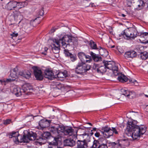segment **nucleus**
I'll list each match as a JSON object with an SVG mask.
<instances>
[{
  "instance_id": "obj_40",
  "label": "nucleus",
  "mask_w": 148,
  "mask_h": 148,
  "mask_svg": "<svg viewBox=\"0 0 148 148\" xmlns=\"http://www.w3.org/2000/svg\"><path fill=\"white\" fill-rule=\"evenodd\" d=\"M99 143L97 140H95L93 142V144L91 148H99Z\"/></svg>"
},
{
  "instance_id": "obj_37",
  "label": "nucleus",
  "mask_w": 148,
  "mask_h": 148,
  "mask_svg": "<svg viewBox=\"0 0 148 148\" xmlns=\"http://www.w3.org/2000/svg\"><path fill=\"white\" fill-rule=\"evenodd\" d=\"M102 130L103 131V132L106 133L109 132L110 131H112V130L108 126H106L102 128Z\"/></svg>"
},
{
  "instance_id": "obj_25",
  "label": "nucleus",
  "mask_w": 148,
  "mask_h": 148,
  "mask_svg": "<svg viewBox=\"0 0 148 148\" xmlns=\"http://www.w3.org/2000/svg\"><path fill=\"white\" fill-rule=\"evenodd\" d=\"M90 54L93 60L95 62H98L101 61L102 58L100 56L96 54L92 51L90 52Z\"/></svg>"
},
{
  "instance_id": "obj_53",
  "label": "nucleus",
  "mask_w": 148,
  "mask_h": 148,
  "mask_svg": "<svg viewBox=\"0 0 148 148\" xmlns=\"http://www.w3.org/2000/svg\"><path fill=\"white\" fill-rule=\"evenodd\" d=\"M97 66V65L96 64H94L93 66V68L94 69H96V68Z\"/></svg>"
},
{
  "instance_id": "obj_41",
  "label": "nucleus",
  "mask_w": 148,
  "mask_h": 148,
  "mask_svg": "<svg viewBox=\"0 0 148 148\" xmlns=\"http://www.w3.org/2000/svg\"><path fill=\"white\" fill-rule=\"evenodd\" d=\"M13 16L15 18H16L18 16H21V13L18 11H14L13 12Z\"/></svg>"
},
{
  "instance_id": "obj_8",
  "label": "nucleus",
  "mask_w": 148,
  "mask_h": 148,
  "mask_svg": "<svg viewBox=\"0 0 148 148\" xmlns=\"http://www.w3.org/2000/svg\"><path fill=\"white\" fill-rule=\"evenodd\" d=\"M15 70V69H14L10 72V77H11L12 79L10 78L6 79H4L2 80H0V82L1 83L3 82L9 83L15 80L16 79L17 77V76L16 75L17 73Z\"/></svg>"
},
{
  "instance_id": "obj_49",
  "label": "nucleus",
  "mask_w": 148,
  "mask_h": 148,
  "mask_svg": "<svg viewBox=\"0 0 148 148\" xmlns=\"http://www.w3.org/2000/svg\"><path fill=\"white\" fill-rule=\"evenodd\" d=\"M40 12H39V14L41 16H42L44 14V11L42 10H41L40 11Z\"/></svg>"
},
{
  "instance_id": "obj_63",
  "label": "nucleus",
  "mask_w": 148,
  "mask_h": 148,
  "mask_svg": "<svg viewBox=\"0 0 148 148\" xmlns=\"http://www.w3.org/2000/svg\"><path fill=\"white\" fill-rule=\"evenodd\" d=\"M145 96L147 97H148V95H145Z\"/></svg>"
},
{
  "instance_id": "obj_43",
  "label": "nucleus",
  "mask_w": 148,
  "mask_h": 148,
  "mask_svg": "<svg viewBox=\"0 0 148 148\" xmlns=\"http://www.w3.org/2000/svg\"><path fill=\"white\" fill-rule=\"evenodd\" d=\"M121 91L122 93V95L127 96L128 93L127 92L129 91V90L125 89H121Z\"/></svg>"
},
{
  "instance_id": "obj_57",
  "label": "nucleus",
  "mask_w": 148,
  "mask_h": 148,
  "mask_svg": "<svg viewBox=\"0 0 148 148\" xmlns=\"http://www.w3.org/2000/svg\"><path fill=\"white\" fill-rule=\"evenodd\" d=\"M88 124L89 125H92L91 123H88Z\"/></svg>"
},
{
  "instance_id": "obj_18",
  "label": "nucleus",
  "mask_w": 148,
  "mask_h": 148,
  "mask_svg": "<svg viewBox=\"0 0 148 148\" xmlns=\"http://www.w3.org/2000/svg\"><path fill=\"white\" fill-rule=\"evenodd\" d=\"M12 93L15 94L17 97L20 96L22 95L25 96L24 91L23 88L16 87L14 88Z\"/></svg>"
},
{
  "instance_id": "obj_32",
  "label": "nucleus",
  "mask_w": 148,
  "mask_h": 148,
  "mask_svg": "<svg viewBox=\"0 0 148 148\" xmlns=\"http://www.w3.org/2000/svg\"><path fill=\"white\" fill-rule=\"evenodd\" d=\"M140 58L143 60H145L148 58V53L146 51L141 52L140 54Z\"/></svg>"
},
{
  "instance_id": "obj_2",
  "label": "nucleus",
  "mask_w": 148,
  "mask_h": 148,
  "mask_svg": "<svg viewBox=\"0 0 148 148\" xmlns=\"http://www.w3.org/2000/svg\"><path fill=\"white\" fill-rule=\"evenodd\" d=\"M62 125L59 124H56L55 125L50 126L49 127V130L50 131V133L56 136L54 137L53 140L51 142L55 145H57L58 143H60L61 140V131L62 129Z\"/></svg>"
},
{
  "instance_id": "obj_19",
  "label": "nucleus",
  "mask_w": 148,
  "mask_h": 148,
  "mask_svg": "<svg viewBox=\"0 0 148 148\" xmlns=\"http://www.w3.org/2000/svg\"><path fill=\"white\" fill-rule=\"evenodd\" d=\"M88 143L86 140L84 139L83 140H78L77 142L76 148H87Z\"/></svg>"
},
{
  "instance_id": "obj_54",
  "label": "nucleus",
  "mask_w": 148,
  "mask_h": 148,
  "mask_svg": "<svg viewBox=\"0 0 148 148\" xmlns=\"http://www.w3.org/2000/svg\"><path fill=\"white\" fill-rule=\"evenodd\" d=\"M96 128H94L92 130H91V132H92V131H96Z\"/></svg>"
},
{
  "instance_id": "obj_26",
  "label": "nucleus",
  "mask_w": 148,
  "mask_h": 148,
  "mask_svg": "<svg viewBox=\"0 0 148 148\" xmlns=\"http://www.w3.org/2000/svg\"><path fill=\"white\" fill-rule=\"evenodd\" d=\"M66 71H64V72H59L56 75L58 77V79L59 80H63V78L67 76Z\"/></svg>"
},
{
  "instance_id": "obj_6",
  "label": "nucleus",
  "mask_w": 148,
  "mask_h": 148,
  "mask_svg": "<svg viewBox=\"0 0 148 148\" xmlns=\"http://www.w3.org/2000/svg\"><path fill=\"white\" fill-rule=\"evenodd\" d=\"M103 63L105 65L106 68L113 71V73L115 75H118V68L114 62L104 60Z\"/></svg>"
},
{
  "instance_id": "obj_14",
  "label": "nucleus",
  "mask_w": 148,
  "mask_h": 148,
  "mask_svg": "<svg viewBox=\"0 0 148 148\" xmlns=\"http://www.w3.org/2000/svg\"><path fill=\"white\" fill-rule=\"evenodd\" d=\"M19 136V134L18 132H12L8 133L7 136L9 138H13L14 141L15 142H19L18 137Z\"/></svg>"
},
{
  "instance_id": "obj_30",
  "label": "nucleus",
  "mask_w": 148,
  "mask_h": 148,
  "mask_svg": "<svg viewBox=\"0 0 148 148\" xmlns=\"http://www.w3.org/2000/svg\"><path fill=\"white\" fill-rule=\"evenodd\" d=\"M89 46L90 48L92 49L98 50L99 49L97 47L96 43L92 40L89 42Z\"/></svg>"
},
{
  "instance_id": "obj_61",
  "label": "nucleus",
  "mask_w": 148,
  "mask_h": 148,
  "mask_svg": "<svg viewBox=\"0 0 148 148\" xmlns=\"http://www.w3.org/2000/svg\"><path fill=\"white\" fill-rule=\"evenodd\" d=\"M147 8L148 9V2H147Z\"/></svg>"
},
{
  "instance_id": "obj_50",
  "label": "nucleus",
  "mask_w": 148,
  "mask_h": 148,
  "mask_svg": "<svg viewBox=\"0 0 148 148\" xmlns=\"http://www.w3.org/2000/svg\"><path fill=\"white\" fill-rule=\"evenodd\" d=\"M111 145H112V146H114L118 145H119L116 143L114 142H113V143H111Z\"/></svg>"
},
{
  "instance_id": "obj_1",
  "label": "nucleus",
  "mask_w": 148,
  "mask_h": 148,
  "mask_svg": "<svg viewBox=\"0 0 148 148\" xmlns=\"http://www.w3.org/2000/svg\"><path fill=\"white\" fill-rule=\"evenodd\" d=\"M137 122L135 120L128 121L125 133L127 136H131L134 140H136L144 134L146 128L144 125H136Z\"/></svg>"
},
{
  "instance_id": "obj_60",
  "label": "nucleus",
  "mask_w": 148,
  "mask_h": 148,
  "mask_svg": "<svg viewBox=\"0 0 148 148\" xmlns=\"http://www.w3.org/2000/svg\"><path fill=\"white\" fill-rule=\"evenodd\" d=\"M86 135V134H82V136H84V135Z\"/></svg>"
},
{
  "instance_id": "obj_16",
  "label": "nucleus",
  "mask_w": 148,
  "mask_h": 148,
  "mask_svg": "<svg viewBox=\"0 0 148 148\" xmlns=\"http://www.w3.org/2000/svg\"><path fill=\"white\" fill-rule=\"evenodd\" d=\"M45 77L49 79L52 80L56 78V75L55 76L52 70L47 69L45 71Z\"/></svg>"
},
{
  "instance_id": "obj_58",
  "label": "nucleus",
  "mask_w": 148,
  "mask_h": 148,
  "mask_svg": "<svg viewBox=\"0 0 148 148\" xmlns=\"http://www.w3.org/2000/svg\"><path fill=\"white\" fill-rule=\"evenodd\" d=\"M98 48L99 49H102V48L101 47H99L100 49L99 48Z\"/></svg>"
},
{
  "instance_id": "obj_46",
  "label": "nucleus",
  "mask_w": 148,
  "mask_h": 148,
  "mask_svg": "<svg viewBox=\"0 0 148 148\" xmlns=\"http://www.w3.org/2000/svg\"><path fill=\"white\" fill-rule=\"evenodd\" d=\"M48 49L47 47H45L44 48L45 51L44 52H42L41 53L42 54H44L45 55H47V51L48 50Z\"/></svg>"
},
{
  "instance_id": "obj_3",
  "label": "nucleus",
  "mask_w": 148,
  "mask_h": 148,
  "mask_svg": "<svg viewBox=\"0 0 148 148\" xmlns=\"http://www.w3.org/2000/svg\"><path fill=\"white\" fill-rule=\"evenodd\" d=\"M138 32L136 29L133 28H130L125 29L120 35L123 36L127 39H134L137 35Z\"/></svg>"
},
{
  "instance_id": "obj_39",
  "label": "nucleus",
  "mask_w": 148,
  "mask_h": 148,
  "mask_svg": "<svg viewBox=\"0 0 148 148\" xmlns=\"http://www.w3.org/2000/svg\"><path fill=\"white\" fill-rule=\"evenodd\" d=\"M84 58L86 59H88V60H86L85 61V63L86 62L89 63L91 62L92 61V59L91 58V56H90L88 55H86L85 54Z\"/></svg>"
},
{
  "instance_id": "obj_17",
  "label": "nucleus",
  "mask_w": 148,
  "mask_h": 148,
  "mask_svg": "<svg viewBox=\"0 0 148 148\" xmlns=\"http://www.w3.org/2000/svg\"><path fill=\"white\" fill-rule=\"evenodd\" d=\"M139 40L141 42L146 44L148 43V33L143 32L140 35Z\"/></svg>"
},
{
  "instance_id": "obj_7",
  "label": "nucleus",
  "mask_w": 148,
  "mask_h": 148,
  "mask_svg": "<svg viewBox=\"0 0 148 148\" xmlns=\"http://www.w3.org/2000/svg\"><path fill=\"white\" fill-rule=\"evenodd\" d=\"M72 40L71 36L66 35L62 37L61 38H60L58 40L60 44L61 43L63 48L66 47L68 46H69V42H71Z\"/></svg>"
},
{
  "instance_id": "obj_10",
  "label": "nucleus",
  "mask_w": 148,
  "mask_h": 148,
  "mask_svg": "<svg viewBox=\"0 0 148 148\" xmlns=\"http://www.w3.org/2000/svg\"><path fill=\"white\" fill-rule=\"evenodd\" d=\"M118 75L117 78L118 80L120 82L124 83L127 82L128 80L129 82L132 83H134L135 82L138 83L136 80L134 79H129L124 74L122 73L119 74L117 75Z\"/></svg>"
},
{
  "instance_id": "obj_29",
  "label": "nucleus",
  "mask_w": 148,
  "mask_h": 148,
  "mask_svg": "<svg viewBox=\"0 0 148 148\" xmlns=\"http://www.w3.org/2000/svg\"><path fill=\"white\" fill-rule=\"evenodd\" d=\"M106 67L105 65L99 66L96 69V70L99 73L103 74L106 71Z\"/></svg>"
},
{
  "instance_id": "obj_64",
  "label": "nucleus",
  "mask_w": 148,
  "mask_h": 148,
  "mask_svg": "<svg viewBox=\"0 0 148 148\" xmlns=\"http://www.w3.org/2000/svg\"><path fill=\"white\" fill-rule=\"evenodd\" d=\"M114 46H113L111 47V48H114Z\"/></svg>"
},
{
  "instance_id": "obj_52",
  "label": "nucleus",
  "mask_w": 148,
  "mask_h": 148,
  "mask_svg": "<svg viewBox=\"0 0 148 148\" xmlns=\"http://www.w3.org/2000/svg\"><path fill=\"white\" fill-rule=\"evenodd\" d=\"M58 145H53V144L52 143H51V142L49 143V145H53V146H56V147L57 148H62V147H60L59 148H58Z\"/></svg>"
},
{
  "instance_id": "obj_15",
  "label": "nucleus",
  "mask_w": 148,
  "mask_h": 148,
  "mask_svg": "<svg viewBox=\"0 0 148 148\" xmlns=\"http://www.w3.org/2000/svg\"><path fill=\"white\" fill-rule=\"evenodd\" d=\"M22 87L24 91L25 96L30 94V92L28 90H33V87L30 85V84H24Z\"/></svg>"
},
{
  "instance_id": "obj_9",
  "label": "nucleus",
  "mask_w": 148,
  "mask_h": 148,
  "mask_svg": "<svg viewBox=\"0 0 148 148\" xmlns=\"http://www.w3.org/2000/svg\"><path fill=\"white\" fill-rule=\"evenodd\" d=\"M34 75L37 80H41L43 78L42 73L40 68L34 66L33 67Z\"/></svg>"
},
{
  "instance_id": "obj_56",
  "label": "nucleus",
  "mask_w": 148,
  "mask_h": 148,
  "mask_svg": "<svg viewBox=\"0 0 148 148\" xmlns=\"http://www.w3.org/2000/svg\"><path fill=\"white\" fill-rule=\"evenodd\" d=\"M122 16L123 17H124L125 16V14H122Z\"/></svg>"
},
{
  "instance_id": "obj_20",
  "label": "nucleus",
  "mask_w": 148,
  "mask_h": 148,
  "mask_svg": "<svg viewBox=\"0 0 148 148\" xmlns=\"http://www.w3.org/2000/svg\"><path fill=\"white\" fill-rule=\"evenodd\" d=\"M137 53L134 50H131L125 53L124 57L125 58H133L136 56Z\"/></svg>"
},
{
  "instance_id": "obj_31",
  "label": "nucleus",
  "mask_w": 148,
  "mask_h": 148,
  "mask_svg": "<svg viewBox=\"0 0 148 148\" xmlns=\"http://www.w3.org/2000/svg\"><path fill=\"white\" fill-rule=\"evenodd\" d=\"M36 141L37 143L41 145L44 144L46 142V140L42 136L38 138L36 137Z\"/></svg>"
},
{
  "instance_id": "obj_45",
  "label": "nucleus",
  "mask_w": 148,
  "mask_h": 148,
  "mask_svg": "<svg viewBox=\"0 0 148 148\" xmlns=\"http://www.w3.org/2000/svg\"><path fill=\"white\" fill-rule=\"evenodd\" d=\"M112 133H114L116 134H118V132L116 130V129L114 127H112Z\"/></svg>"
},
{
  "instance_id": "obj_47",
  "label": "nucleus",
  "mask_w": 148,
  "mask_h": 148,
  "mask_svg": "<svg viewBox=\"0 0 148 148\" xmlns=\"http://www.w3.org/2000/svg\"><path fill=\"white\" fill-rule=\"evenodd\" d=\"M18 35V34L17 33H13L11 35L12 37H17Z\"/></svg>"
},
{
  "instance_id": "obj_13",
  "label": "nucleus",
  "mask_w": 148,
  "mask_h": 148,
  "mask_svg": "<svg viewBox=\"0 0 148 148\" xmlns=\"http://www.w3.org/2000/svg\"><path fill=\"white\" fill-rule=\"evenodd\" d=\"M53 42L55 44L52 45L51 47L52 51L55 53H58L59 52L60 44L58 39H54L53 40Z\"/></svg>"
},
{
  "instance_id": "obj_51",
  "label": "nucleus",
  "mask_w": 148,
  "mask_h": 148,
  "mask_svg": "<svg viewBox=\"0 0 148 148\" xmlns=\"http://www.w3.org/2000/svg\"><path fill=\"white\" fill-rule=\"evenodd\" d=\"M55 30L54 29H52L50 31V33H52L54 32L55 31Z\"/></svg>"
},
{
  "instance_id": "obj_59",
  "label": "nucleus",
  "mask_w": 148,
  "mask_h": 148,
  "mask_svg": "<svg viewBox=\"0 0 148 148\" xmlns=\"http://www.w3.org/2000/svg\"><path fill=\"white\" fill-rule=\"evenodd\" d=\"M112 132V131H111V132L110 131L109 132H108L109 134H111V132Z\"/></svg>"
},
{
  "instance_id": "obj_28",
  "label": "nucleus",
  "mask_w": 148,
  "mask_h": 148,
  "mask_svg": "<svg viewBox=\"0 0 148 148\" xmlns=\"http://www.w3.org/2000/svg\"><path fill=\"white\" fill-rule=\"evenodd\" d=\"M64 144L67 146L73 147L75 145V142L72 139H66L64 141Z\"/></svg>"
},
{
  "instance_id": "obj_44",
  "label": "nucleus",
  "mask_w": 148,
  "mask_h": 148,
  "mask_svg": "<svg viewBox=\"0 0 148 148\" xmlns=\"http://www.w3.org/2000/svg\"><path fill=\"white\" fill-rule=\"evenodd\" d=\"M11 122V120L10 119H8L4 121L3 123L4 125H7L10 123Z\"/></svg>"
},
{
  "instance_id": "obj_38",
  "label": "nucleus",
  "mask_w": 148,
  "mask_h": 148,
  "mask_svg": "<svg viewBox=\"0 0 148 148\" xmlns=\"http://www.w3.org/2000/svg\"><path fill=\"white\" fill-rule=\"evenodd\" d=\"M103 141L105 142V143H104L99 145V148H108V146L107 145V143L106 142V140L105 139H104L103 140Z\"/></svg>"
},
{
  "instance_id": "obj_22",
  "label": "nucleus",
  "mask_w": 148,
  "mask_h": 148,
  "mask_svg": "<svg viewBox=\"0 0 148 148\" xmlns=\"http://www.w3.org/2000/svg\"><path fill=\"white\" fill-rule=\"evenodd\" d=\"M22 77H23L26 79H29L31 77V73L28 71L24 72L20 71L19 73L18 77L20 78Z\"/></svg>"
},
{
  "instance_id": "obj_11",
  "label": "nucleus",
  "mask_w": 148,
  "mask_h": 148,
  "mask_svg": "<svg viewBox=\"0 0 148 148\" xmlns=\"http://www.w3.org/2000/svg\"><path fill=\"white\" fill-rule=\"evenodd\" d=\"M36 134L33 132L28 133L27 136H23L22 139L24 143H29L30 140H34L36 138Z\"/></svg>"
},
{
  "instance_id": "obj_12",
  "label": "nucleus",
  "mask_w": 148,
  "mask_h": 148,
  "mask_svg": "<svg viewBox=\"0 0 148 148\" xmlns=\"http://www.w3.org/2000/svg\"><path fill=\"white\" fill-rule=\"evenodd\" d=\"M62 127L63 128L62 129L61 131V134L63 133L64 135L69 136H71L74 134V130L71 127L68 126L64 127L62 125Z\"/></svg>"
},
{
  "instance_id": "obj_35",
  "label": "nucleus",
  "mask_w": 148,
  "mask_h": 148,
  "mask_svg": "<svg viewBox=\"0 0 148 148\" xmlns=\"http://www.w3.org/2000/svg\"><path fill=\"white\" fill-rule=\"evenodd\" d=\"M85 54L83 52H80L78 53V56L80 60V62H85L83 60L84 58H85Z\"/></svg>"
},
{
  "instance_id": "obj_62",
  "label": "nucleus",
  "mask_w": 148,
  "mask_h": 148,
  "mask_svg": "<svg viewBox=\"0 0 148 148\" xmlns=\"http://www.w3.org/2000/svg\"><path fill=\"white\" fill-rule=\"evenodd\" d=\"M92 132L91 133V135H92L93 134V133L92 132Z\"/></svg>"
},
{
  "instance_id": "obj_21",
  "label": "nucleus",
  "mask_w": 148,
  "mask_h": 148,
  "mask_svg": "<svg viewBox=\"0 0 148 148\" xmlns=\"http://www.w3.org/2000/svg\"><path fill=\"white\" fill-rule=\"evenodd\" d=\"M51 121L50 120H42L39 121V125L41 128H45L49 125Z\"/></svg>"
},
{
  "instance_id": "obj_4",
  "label": "nucleus",
  "mask_w": 148,
  "mask_h": 148,
  "mask_svg": "<svg viewBox=\"0 0 148 148\" xmlns=\"http://www.w3.org/2000/svg\"><path fill=\"white\" fill-rule=\"evenodd\" d=\"M90 68V66L86 64L85 62H80L77 65L75 69V71L77 74L82 75L89 70Z\"/></svg>"
},
{
  "instance_id": "obj_55",
  "label": "nucleus",
  "mask_w": 148,
  "mask_h": 148,
  "mask_svg": "<svg viewBox=\"0 0 148 148\" xmlns=\"http://www.w3.org/2000/svg\"><path fill=\"white\" fill-rule=\"evenodd\" d=\"M110 95L111 96H115L116 95V94H114V95H112L111 94H110Z\"/></svg>"
},
{
  "instance_id": "obj_36",
  "label": "nucleus",
  "mask_w": 148,
  "mask_h": 148,
  "mask_svg": "<svg viewBox=\"0 0 148 148\" xmlns=\"http://www.w3.org/2000/svg\"><path fill=\"white\" fill-rule=\"evenodd\" d=\"M50 133L49 132H44L41 135L46 141V139H47L51 135Z\"/></svg>"
},
{
  "instance_id": "obj_23",
  "label": "nucleus",
  "mask_w": 148,
  "mask_h": 148,
  "mask_svg": "<svg viewBox=\"0 0 148 148\" xmlns=\"http://www.w3.org/2000/svg\"><path fill=\"white\" fill-rule=\"evenodd\" d=\"M19 3H17L15 1H12L9 2L7 5V8L9 10H12L18 5Z\"/></svg>"
},
{
  "instance_id": "obj_24",
  "label": "nucleus",
  "mask_w": 148,
  "mask_h": 148,
  "mask_svg": "<svg viewBox=\"0 0 148 148\" xmlns=\"http://www.w3.org/2000/svg\"><path fill=\"white\" fill-rule=\"evenodd\" d=\"M64 53L66 56L70 57L71 60L72 62H74L77 60L76 56L74 54H73L70 53L69 52L68 50L64 49Z\"/></svg>"
},
{
  "instance_id": "obj_33",
  "label": "nucleus",
  "mask_w": 148,
  "mask_h": 148,
  "mask_svg": "<svg viewBox=\"0 0 148 148\" xmlns=\"http://www.w3.org/2000/svg\"><path fill=\"white\" fill-rule=\"evenodd\" d=\"M148 2V0H138V7L143 6L147 4V2Z\"/></svg>"
},
{
  "instance_id": "obj_48",
  "label": "nucleus",
  "mask_w": 148,
  "mask_h": 148,
  "mask_svg": "<svg viewBox=\"0 0 148 148\" xmlns=\"http://www.w3.org/2000/svg\"><path fill=\"white\" fill-rule=\"evenodd\" d=\"M95 136L97 137H99L100 136V134L99 132H96L95 134Z\"/></svg>"
},
{
  "instance_id": "obj_27",
  "label": "nucleus",
  "mask_w": 148,
  "mask_h": 148,
  "mask_svg": "<svg viewBox=\"0 0 148 148\" xmlns=\"http://www.w3.org/2000/svg\"><path fill=\"white\" fill-rule=\"evenodd\" d=\"M119 145L120 147L127 146L130 144L128 139H121L119 140Z\"/></svg>"
},
{
  "instance_id": "obj_5",
  "label": "nucleus",
  "mask_w": 148,
  "mask_h": 148,
  "mask_svg": "<svg viewBox=\"0 0 148 148\" xmlns=\"http://www.w3.org/2000/svg\"><path fill=\"white\" fill-rule=\"evenodd\" d=\"M71 86L64 84H51V88L53 91H68L70 90Z\"/></svg>"
},
{
  "instance_id": "obj_34",
  "label": "nucleus",
  "mask_w": 148,
  "mask_h": 148,
  "mask_svg": "<svg viewBox=\"0 0 148 148\" xmlns=\"http://www.w3.org/2000/svg\"><path fill=\"white\" fill-rule=\"evenodd\" d=\"M128 93L127 97L130 98H133L135 97L136 93L135 92L132 91H129L127 92Z\"/></svg>"
},
{
  "instance_id": "obj_42",
  "label": "nucleus",
  "mask_w": 148,
  "mask_h": 148,
  "mask_svg": "<svg viewBox=\"0 0 148 148\" xmlns=\"http://www.w3.org/2000/svg\"><path fill=\"white\" fill-rule=\"evenodd\" d=\"M103 134L104 137L107 138H109L110 136H112L113 135V133L112 132H111V134H109L108 132L106 133L105 132H103Z\"/></svg>"
}]
</instances>
